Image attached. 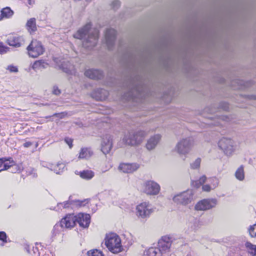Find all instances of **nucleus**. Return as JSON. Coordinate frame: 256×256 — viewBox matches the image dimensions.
Masks as SVG:
<instances>
[{"label": "nucleus", "instance_id": "obj_22", "mask_svg": "<svg viewBox=\"0 0 256 256\" xmlns=\"http://www.w3.org/2000/svg\"><path fill=\"white\" fill-rule=\"evenodd\" d=\"M108 96V92L104 89H98L92 94V96L96 100H102Z\"/></svg>", "mask_w": 256, "mask_h": 256}, {"label": "nucleus", "instance_id": "obj_43", "mask_svg": "<svg viewBox=\"0 0 256 256\" xmlns=\"http://www.w3.org/2000/svg\"><path fill=\"white\" fill-rule=\"evenodd\" d=\"M65 142L68 144L69 148H71L72 147V140L70 138H66L64 140Z\"/></svg>", "mask_w": 256, "mask_h": 256}, {"label": "nucleus", "instance_id": "obj_30", "mask_svg": "<svg viewBox=\"0 0 256 256\" xmlns=\"http://www.w3.org/2000/svg\"><path fill=\"white\" fill-rule=\"evenodd\" d=\"M235 176L236 179L242 181L244 179V168L242 166H240L235 172Z\"/></svg>", "mask_w": 256, "mask_h": 256}, {"label": "nucleus", "instance_id": "obj_10", "mask_svg": "<svg viewBox=\"0 0 256 256\" xmlns=\"http://www.w3.org/2000/svg\"><path fill=\"white\" fill-rule=\"evenodd\" d=\"M218 200L216 198H204L198 202L194 206L196 210L205 211L216 206Z\"/></svg>", "mask_w": 256, "mask_h": 256}, {"label": "nucleus", "instance_id": "obj_5", "mask_svg": "<svg viewBox=\"0 0 256 256\" xmlns=\"http://www.w3.org/2000/svg\"><path fill=\"white\" fill-rule=\"evenodd\" d=\"M155 208L148 202L138 204L136 208V214L140 218L147 219L154 212Z\"/></svg>", "mask_w": 256, "mask_h": 256}, {"label": "nucleus", "instance_id": "obj_14", "mask_svg": "<svg viewBox=\"0 0 256 256\" xmlns=\"http://www.w3.org/2000/svg\"><path fill=\"white\" fill-rule=\"evenodd\" d=\"M162 138V136L160 134H155L151 136L146 142V148L148 150H154Z\"/></svg>", "mask_w": 256, "mask_h": 256}, {"label": "nucleus", "instance_id": "obj_35", "mask_svg": "<svg viewBox=\"0 0 256 256\" xmlns=\"http://www.w3.org/2000/svg\"><path fill=\"white\" fill-rule=\"evenodd\" d=\"M206 180V176H203L200 178V179L197 181H194L192 182V184L193 186L198 188L200 185L204 184Z\"/></svg>", "mask_w": 256, "mask_h": 256}, {"label": "nucleus", "instance_id": "obj_2", "mask_svg": "<svg viewBox=\"0 0 256 256\" xmlns=\"http://www.w3.org/2000/svg\"><path fill=\"white\" fill-rule=\"evenodd\" d=\"M104 244L109 251L113 254H118L123 250L121 238L115 233H109L106 234Z\"/></svg>", "mask_w": 256, "mask_h": 256}, {"label": "nucleus", "instance_id": "obj_28", "mask_svg": "<svg viewBox=\"0 0 256 256\" xmlns=\"http://www.w3.org/2000/svg\"><path fill=\"white\" fill-rule=\"evenodd\" d=\"M60 67L64 70V72L67 74H73L74 72V66L69 62L65 63L64 62L60 65Z\"/></svg>", "mask_w": 256, "mask_h": 256}, {"label": "nucleus", "instance_id": "obj_47", "mask_svg": "<svg viewBox=\"0 0 256 256\" xmlns=\"http://www.w3.org/2000/svg\"><path fill=\"white\" fill-rule=\"evenodd\" d=\"M28 4L30 5L34 3V0H28Z\"/></svg>", "mask_w": 256, "mask_h": 256}, {"label": "nucleus", "instance_id": "obj_36", "mask_svg": "<svg viewBox=\"0 0 256 256\" xmlns=\"http://www.w3.org/2000/svg\"><path fill=\"white\" fill-rule=\"evenodd\" d=\"M88 256H104L102 252L97 249L91 250L88 252Z\"/></svg>", "mask_w": 256, "mask_h": 256}, {"label": "nucleus", "instance_id": "obj_8", "mask_svg": "<svg viewBox=\"0 0 256 256\" xmlns=\"http://www.w3.org/2000/svg\"><path fill=\"white\" fill-rule=\"evenodd\" d=\"M28 54L30 57L36 58L42 55L44 52V48L40 42L36 40H32L26 48Z\"/></svg>", "mask_w": 256, "mask_h": 256}, {"label": "nucleus", "instance_id": "obj_40", "mask_svg": "<svg viewBox=\"0 0 256 256\" xmlns=\"http://www.w3.org/2000/svg\"><path fill=\"white\" fill-rule=\"evenodd\" d=\"M8 50V48L4 46L1 42H0V54L5 53L7 52Z\"/></svg>", "mask_w": 256, "mask_h": 256}, {"label": "nucleus", "instance_id": "obj_25", "mask_svg": "<svg viewBox=\"0 0 256 256\" xmlns=\"http://www.w3.org/2000/svg\"><path fill=\"white\" fill-rule=\"evenodd\" d=\"M76 174L79 175L83 179L89 180L92 179L94 176V172L89 170H84L82 172H78Z\"/></svg>", "mask_w": 256, "mask_h": 256}, {"label": "nucleus", "instance_id": "obj_34", "mask_svg": "<svg viewBox=\"0 0 256 256\" xmlns=\"http://www.w3.org/2000/svg\"><path fill=\"white\" fill-rule=\"evenodd\" d=\"M202 160L200 158H196L194 161L190 164V167L192 169H198L200 166Z\"/></svg>", "mask_w": 256, "mask_h": 256}, {"label": "nucleus", "instance_id": "obj_11", "mask_svg": "<svg viewBox=\"0 0 256 256\" xmlns=\"http://www.w3.org/2000/svg\"><path fill=\"white\" fill-rule=\"evenodd\" d=\"M173 238L168 236H162L158 242V248L163 252H168L172 246Z\"/></svg>", "mask_w": 256, "mask_h": 256}, {"label": "nucleus", "instance_id": "obj_39", "mask_svg": "<svg viewBox=\"0 0 256 256\" xmlns=\"http://www.w3.org/2000/svg\"><path fill=\"white\" fill-rule=\"evenodd\" d=\"M6 70L10 72H16L18 71V68L12 65L8 66L6 68Z\"/></svg>", "mask_w": 256, "mask_h": 256}, {"label": "nucleus", "instance_id": "obj_20", "mask_svg": "<svg viewBox=\"0 0 256 256\" xmlns=\"http://www.w3.org/2000/svg\"><path fill=\"white\" fill-rule=\"evenodd\" d=\"M85 76L92 79H99L102 76V72L101 71L94 70L89 69L85 72Z\"/></svg>", "mask_w": 256, "mask_h": 256}, {"label": "nucleus", "instance_id": "obj_17", "mask_svg": "<svg viewBox=\"0 0 256 256\" xmlns=\"http://www.w3.org/2000/svg\"><path fill=\"white\" fill-rule=\"evenodd\" d=\"M76 216V223L82 228H87L90 223V216L88 214L79 213Z\"/></svg>", "mask_w": 256, "mask_h": 256}, {"label": "nucleus", "instance_id": "obj_7", "mask_svg": "<svg viewBox=\"0 0 256 256\" xmlns=\"http://www.w3.org/2000/svg\"><path fill=\"white\" fill-rule=\"evenodd\" d=\"M219 148L228 156H232L237 149L236 142L230 138H222L218 142Z\"/></svg>", "mask_w": 256, "mask_h": 256}, {"label": "nucleus", "instance_id": "obj_9", "mask_svg": "<svg viewBox=\"0 0 256 256\" xmlns=\"http://www.w3.org/2000/svg\"><path fill=\"white\" fill-rule=\"evenodd\" d=\"M142 192L148 196L158 195L160 190V184L154 180H148L144 182L142 186Z\"/></svg>", "mask_w": 256, "mask_h": 256}, {"label": "nucleus", "instance_id": "obj_13", "mask_svg": "<svg viewBox=\"0 0 256 256\" xmlns=\"http://www.w3.org/2000/svg\"><path fill=\"white\" fill-rule=\"evenodd\" d=\"M112 146V138L110 135L104 136L101 142V150L105 154L109 153Z\"/></svg>", "mask_w": 256, "mask_h": 256}, {"label": "nucleus", "instance_id": "obj_41", "mask_svg": "<svg viewBox=\"0 0 256 256\" xmlns=\"http://www.w3.org/2000/svg\"><path fill=\"white\" fill-rule=\"evenodd\" d=\"M6 234L4 232H0V240L2 242H6Z\"/></svg>", "mask_w": 256, "mask_h": 256}, {"label": "nucleus", "instance_id": "obj_4", "mask_svg": "<svg viewBox=\"0 0 256 256\" xmlns=\"http://www.w3.org/2000/svg\"><path fill=\"white\" fill-rule=\"evenodd\" d=\"M194 145V140L190 138L180 140L174 148V151L180 156H186L191 151Z\"/></svg>", "mask_w": 256, "mask_h": 256}, {"label": "nucleus", "instance_id": "obj_29", "mask_svg": "<svg viewBox=\"0 0 256 256\" xmlns=\"http://www.w3.org/2000/svg\"><path fill=\"white\" fill-rule=\"evenodd\" d=\"M10 158H0V172L8 170V164Z\"/></svg>", "mask_w": 256, "mask_h": 256}, {"label": "nucleus", "instance_id": "obj_15", "mask_svg": "<svg viewBox=\"0 0 256 256\" xmlns=\"http://www.w3.org/2000/svg\"><path fill=\"white\" fill-rule=\"evenodd\" d=\"M76 224V216L73 214H68L60 222V226L62 227H66V228H73Z\"/></svg>", "mask_w": 256, "mask_h": 256}, {"label": "nucleus", "instance_id": "obj_33", "mask_svg": "<svg viewBox=\"0 0 256 256\" xmlns=\"http://www.w3.org/2000/svg\"><path fill=\"white\" fill-rule=\"evenodd\" d=\"M48 66V64L42 60L36 61L32 65V68L34 70H38L45 68Z\"/></svg>", "mask_w": 256, "mask_h": 256}, {"label": "nucleus", "instance_id": "obj_12", "mask_svg": "<svg viewBox=\"0 0 256 256\" xmlns=\"http://www.w3.org/2000/svg\"><path fill=\"white\" fill-rule=\"evenodd\" d=\"M140 167V164L137 162L121 163L118 169L124 173H132L137 170Z\"/></svg>", "mask_w": 256, "mask_h": 256}, {"label": "nucleus", "instance_id": "obj_6", "mask_svg": "<svg viewBox=\"0 0 256 256\" xmlns=\"http://www.w3.org/2000/svg\"><path fill=\"white\" fill-rule=\"evenodd\" d=\"M193 196V191L188 190L174 195L172 198V201L177 205L186 206L192 202Z\"/></svg>", "mask_w": 256, "mask_h": 256}, {"label": "nucleus", "instance_id": "obj_45", "mask_svg": "<svg viewBox=\"0 0 256 256\" xmlns=\"http://www.w3.org/2000/svg\"><path fill=\"white\" fill-rule=\"evenodd\" d=\"M52 92L56 95H58L60 94V91L57 86H54Z\"/></svg>", "mask_w": 256, "mask_h": 256}, {"label": "nucleus", "instance_id": "obj_51", "mask_svg": "<svg viewBox=\"0 0 256 256\" xmlns=\"http://www.w3.org/2000/svg\"><path fill=\"white\" fill-rule=\"evenodd\" d=\"M43 256H50L48 254H46L44 255Z\"/></svg>", "mask_w": 256, "mask_h": 256}, {"label": "nucleus", "instance_id": "obj_18", "mask_svg": "<svg viewBox=\"0 0 256 256\" xmlns=\"http://www.w3.org/2000/svg\"><path fill=\"white\" fill-rule=\"evenodd\" d=\"M7 41L10 46L14 47H20L24 43V38L17 36H10Z\"/></svg>", "mask_w": 256, "mask_h": 256}, {"label": "nucleus", "instance_id": "obj_44", "mask_svg": "<svg viewBox=\"0 0 256 256\" xmlns=\"http://www.w3.org/2000/svg\"><path fill=\"white\" fill-rule=\"evenodd\" d=\"M120 5V2L118 0H116L112 2V6L114 8H118Z\"/></svg>", "mask_w": 256, "mask_h": 256}, {"label": "nucleus", "instance_id": "obj_46", "mask_svg": "<svg viewBox=\"0 0 256 256\" xmlns=\"http://www.w3.org/2000/svg\"><path fill=\"white\" fill-rule=\"evenodd\" d=\"M32 145V143L30 142H28L24 144V146L25 148H28Z\"/></svg>", "mask_w": 256, "mask_h": 256}, {"label": "nucleus", "instance_id": "obj_16", "mask_svg": "<svg viewBox=\"0 0 256 256\" xmlns=\"http://www.w3.org/2000/svg\"><path fill=\"white\" fill-rule=\"evenodd\" d=\"M116 32L114 29H107L105 32V40L108 48L110 49L113 46L115 38Z\"/></svg>", "mask_w": 256, "mask_h": 256}, {"label": "nucleus", "instance_id": "obj_31", "mask_svg": "<svg viewBox=\"0 0 256 256\" xmlns=\"http://www.w3.org/2000/svg\"><path fill=\"white\" fill-rule=\"evenodd\" d=\"M64 165L62 163H58L56 165L52 164L48 167L50 170L54 171L56 174H60L64 168Z\"/></svg>", "mask_w": 256, "mask_h": 256}, {"label": "nucleus", "instance_id": "obj_21", "mask_svg": "<svg viewBox=\"0 0 256 256\" xmlns=\"http://www.w3.org/2000/svg\"><path fill=\"white\" fill-rule=\"evenodd\" d=\"M8 169L10 170V172L16 173L20 172L23 169V167L21 164H16L12 158H10L8 164Z\"/></svg>", "mask_w": 256, "mask_h": 256}, {"label": "nucleus", "instance_id": "obj_32", "mask_svg": "<svg viewBox=\"0 0 256 256\" xmlns=\"http://www.w3.org/2000/svg\"><path fill=\"white\" fill-rule=\"evenodd\" d=\"M26 26L30 33L35 32L36 30V19L34 18L30 19L27 22Z\"/></svg>", "mask_w": 256, "mask_h": 256}, {"label": "nucleus", "instance_id": "obj_24", "mask_svg": "<svg viewBox=\"0 0 256 256\" xmlns=\"http://www.w3.org/2000/svg\"><path fill=\"white\" fill-rule=\"evenodd\" d=\"M162 252L158 248L152 247L144 252V256H162Z\"/></svg>", "mask_w": 256, "mask_h": 256}, {"label": "nucleus", "instance_id": "obj_38", "mask_svg": "<svg viewBox=\"0 0 256 256\" xmlns=\"http://www.w3.org/2000/svg\"><path fill=\"white\" fill-rule=\"evenodd\" d=\"M248 232L252 238H256V224L250 227Z\"/></svg>", "mask_w": 256, "mask_h": 256}, {"label": "nucleus", "instance_id": "obj_26", "mask_svg": "<svg viewBox=\"0 0 256 256\" xmlns=\"http://www.w3.org/2000/svg\"><path fill=\"white\" fill-rule=\"evenodd\" d=\"M92 152L88 148H82L80 152L78 158H88L92 155Z\"/></svg>", "mask_w": 256, "mask_h": 256}, {"label": "nucleus", "instance_id": "obj_48", "mask_svg": "<svg viewBox=\"0 0 256 256\" xmlns=\"http://www.w3.org/2000/svg\"><path fill=\"white\" fill-rule=\"evenodd\" d=\"M62 114H55L54 116H62Z\"/></svg>", "mask_w": 256, "mask_h": 256}, {"label": "nucleus", "instance_id": "obj_3", "mask_svg": "<svg viewBox=\"0 0 256 256\" xmlns=\"http://www.w3.org/2000/svg\"><path fill=\"white\" fill-rule=\"evenodd\" d=\"M146 135L144 130L129 132L124 134L122 140L126 145L137 146L141 144Z\"/></svg>", "mask_w": 256, "mask_h": 256}, {"label": "nucleus", "instance_id": "obj_50", "mask_svg": "<svg viewBox=\"0 0 256 256\" xmlns=\"http://www.w3.org/2000/svg\"><path fill=\"white\" fill-rule=\"evenodd\" d=\"M225 118V117H222V118L224 120H225V118Z\"/></svg>", "mask_w": 256, "mask_h": 256}, {"label": "nucleus", "instance_id": "obj_1", "mask_svg": "<svg viewBox=\"0 0 256 256\" xmlns=\"http://www.w3.org/2000/svg\"><path fill=\"white\" fill-rule=\"evenodd\" d=\"M74 36L82 40V46L84 48L91 49L97 44L98 31L96 28H92V24L88 22L78 30Z\"/></svg>", "mask_w": 256, "mask_h": 256}, {"label": "nucleus", "instance_id": "obj_37", "mask_svg": "<svg viewBox=\"0 0 256 256\" xmlns=\"http://www.w3.org/2000/svg\"><path fill=\"white\" fill-rule=\"evenodd\" d=\"M210 186L214 190L216 188L219 184V180L218 178L214 177L210 179Z\"/></svg>", "mask_w": 256, "mask_h": 256}, {"label": "nucleus", "instance_id": "obj_23", "mask_svg": "<svg viewBox=\"0 0 256 256\" xmlns=\"http://www.w3.org/2000/svg\"><path fill=\"white\" fill-rule=\"evenodd\" d=\"M244 247L248 254L252 256H256V245L248 241H246L244 242Z\"/></svg>", "mask_w": 256, "mask_h": 256}, {"label": "nucleus", "instance_id": "obj_49", "mask_svg": "<svg viewBox=\"0 0 256 256\" xmlns=\"http://www.w3.org/2000/svg\"><path fill=\"white\" fill-rule=\"evenodd\" d=\"M58 227V225H56V226H54V229H56V228H57Z\"/></svg>", "mask_w": 256, "mask_h": 256}, {"label": "nucleus", "instance_id": "obj_27", "mask_svg": "<svg viewBox=\"0 0 256 256\" xmlns=\"http://www.w3.org/2000/svg\"><path fill=\"white\" fill-rule=\"evenodd\" d=\"M14 14L13 11L9 7L4 8L1 10L0 20L3 18H8Z\"/></svg>", "mask_w": 256, "mask_h": 256}, {"label": "nucleus", "instance_id": "obj_19", "mask_svg": "<svg viewBox=\"0 0 256 256\" xmlns=\"http://www.w3.org/2000/svg\"><path fill=\"white\" fill-rule=\"evenodd\" d=\"M69 202H70V204H72L76 206H84L86 204L88 203V200H75L74 201H70L69 202H64L63 204L60 203L58 204V206L60 208L61 206L64 208H66L69 207Z\"/></svg>", "mask_w": 256, "mask_h": 256}, {"label": "nucleus", "instance_id": "obj_42", "mask_svg": "<svg viewBox=\"0 0 256 256\" xmlns=\"http://www.w3.org/2000/svg\"><path fill=\"white\" fill-rule=\"evenodd\" d=\"M202 190L205 192H210L213 190L210 184L204 185L202 187Z\"/></svg>", "mask_w": 256, "mask_h": 256}]
</instances>
